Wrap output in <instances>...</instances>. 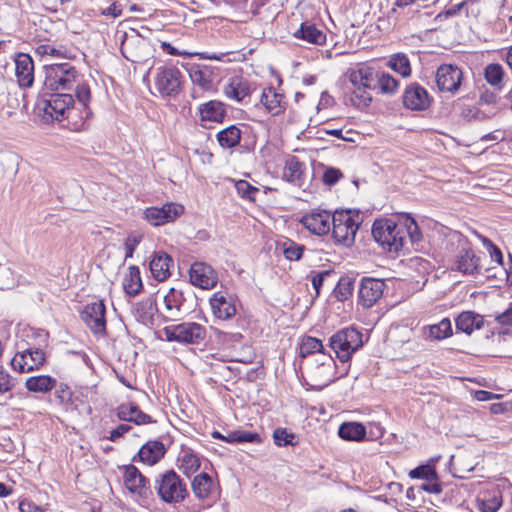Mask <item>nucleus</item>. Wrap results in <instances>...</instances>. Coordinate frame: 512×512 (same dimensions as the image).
<instances>
[{
	"mask_svg": "<svg viewBox=\"0 0 512 512\" xmlns=\"http://www.w3.org/2000/svg\"><path fill=\"white\" fill-rule=\"evenodd\" d=\"M495 321L500 325L512 326V303L504 312L495 316Z\"/></svg>",
	"mask_w": 512,
	"mask_h": 512,
	"instance_id": "nucleus-61",
	"label": "nucleus"
},
{
	"mask_svg": "<svg viewBox=\"0 0 512 512\" xmlns=\"http://www.w3.org/2000/svg\"><path fill=\"white\" fill-rule=\"evenodd\" d=\"M502 506L501 496L494 495L487 499H477L476 508L479 512H496Z\"/></svg>",
	"mask_w": 512,
	"mask_h": 512,
	"instance_id": "nucleus-49",
	"label": "nucleus"
},
{
	"mask_svg": "<svg viewBox=\"0 0 512 512\" xmlns=\"http://www.w3.org/2000/svg\"><path fill=\"white\" fill-rule=\"evenodd\" d=\"M172 263V258L166 252H155L149 264L153 278L160 282L167 280L171 275Z\"/></svg>",
	"mask_w": 512,
	"mask_h": 512,
	"instance_id": "nucleus-23",
	"label": "nucleus"
},
{
	"mask_svg": "<svg viewBox=\"0 0 512 512\" xmlns=\"http://www.w3.org/2000/svg\"><path fill=\"white\" fill-rule=\"evenodd\" d=\"M56 379L49 375H38L29 377L25 382V387L30 392L47 393L55 388Z\"/></svg>",
	"mask_w": 512,
	"mask_h": 512,
	"instance_id": "nucleus-35",
	"label": "nucleus"
},
{
	"mask_svg": "<svg viewBox=\"0 0 512 512\" xmlns=\"http://www.w3.org/2000/svg\"><path fill=\"white\" fill-rule=\"evenodd\" d=\"M15 284L14 274L10 268L0 265V290L13 287Z\"/></svg>",
	"mask_w": 512,
	"mask_h": 512,
	"instance_id": "nucleus-56",
	"label": "nucleus"
},
{
	"mask_svg": "<svg viewBox=\"0 0 512 512\" xmlns=\"http://www.w3.org/2000/svg\"><path fill=\"white\" fill-rule=\"evenodd\" d=\"M203 460L193 449L182 447L177 459L178 468L186 477H190L200 469Z\"/></svg>",
	"mask_w": 512,
	"mask_h": 512,
	"instance_id": "nucleus-22",
	"label": "nucleus"
},
{
	"mask_svg": "<svg viewBox=\"0 0 512 512\" xmlns=\"http://www.w3.org/2000/svg\"><path fill=\"white\" fill-rule=\"evenodd\" d=\"M436 471L429 465H422L410 471L409 476L411 478L429 480L433 479Z\"/></svg>",
	"mask_w": 512,
	"mask_h": 512,
	"instance_id": "nucleus-55",
	"label": "nucleus"
},
{
	"mask_svg": "<svg viewBox=\"0 0 512 512\" xmlns=\"http://www.w3.org/2000/svg\"><path fill=\"white\" fill-rule=\"evenodd\" d=\"M261 103L272 115H279L284 111V95L276 92L272 87L263 90Z\"/></svg>",
	"mask_w": 512,
	"mask_h": 512,
	"instance_id": "nucleus-30",
	"label": "nucleus"
},
{
	"mask_svg": "<svg viewBox=\"0 0 512 512\" xmlns=\"http://www.w3.org/2000/svg\"><path fill=\"white\" fill-rule=\"evenodd\" d=\"M294 438V434L288 432L285 428H277L273 432L274 443L277 446L292 445Z\"/></svg>",
	"mask_w": 512,
	"mask_h": 512,
	"instance_id": "nucleus-54",
	"label": "nucleus"
},
{
	"mask_svg": "<svg viewBox=\"0 0 512 512\" xmlns=\"http://www.w3.org/2000/svg\"><path fill=\"white\" fill-rule=\"evenodd\" d=\"M424 334L431 340H443L453 333L450 319L443 318L439 323L428 325L423 328Z\"/></svg>",
	"mask_w": 512,
	"mask_h": 512,
	"instance_id": "nucleus-39",
	"label": "nucleus"
},
{
	"mask_svg": "<svg viewBox=\"0 0 512 512\" xmlns=\"http://www.w3.org/2000/svg\"><path fill=\"white\" fill-rule=\"evenodd\" d=\"M349 81L351 82L354 88H375L374 69L367 66L352 69L349 72Z\"/></svg>",
	"mask_w": 512,
	"mask_h": 512,
	"instance_id": "nucleus-34",
	"label": "nucleus"
},
{
	"mask_svg": "<svg viewBox=\"0 0 512 512\" xmlns=\"http://www.w3.org/2000/svg\"><path fill=\"white\" fill-rule=\"evenodd\" d=\"M242 132L236 125H230L216 134V139L222 148L229 149L240 143Z\"/></svg>",
	"mask_w": 512,
	"mask_h": 512,
	"instance_id": "nucleus-38",
	"label": "nucleus"
},
{
	"mask_svg": "<svg viewBox=\"0 0 512 512\" xmlns=\"http://www.w3.org/2000/svg\"><path fill=\"white\" fill-rule=\"evenodd\" d=\"M141 237L137 235H130L126 238L124 243L125 258H131L133 253L140 243Z\"/></svg>",
	"mask_w": 512,
	"mask_h": 512,
	"instance_id": "nucleus-59",
	"label": "nucleus"
},
{
	"mask_svg": "<svg viewBox=\"0 0 512 512\" xmlns=\"http://www.w3.org/2000/svg\"><path fill=\"white\" fill-rule=\"evenodd\" d=\"M198 110L202 121L220 123L226 115L224 104L217 100H211L200 105Z\"/></svg>",
	"mask_w": 512,
	"mask_h": 512,
	"instance_id": "nucleus-29",
	"label": "nucleus"
},
{
	"mask_svg": "<svg viewBox=\"0 0 512 512\" xmlns=\"http://www.w3.org/2000/svg\"><path fill=\"white\" fill-rule=\"evenodd\" d=\"M294 37L313 45H324L326 43V34L315 24L304 22L294 32Z\"/></svg>",
	"mask_w": 512,
	"mask_h": 512,
	"instance_id": "nucleus-26",
	"label": "nucleus"
},
{
	"mask_svg": "<svg viewBox=\"0 0 512 512\" xmlns=\"http://www.w3.org/2000/svg\"><path fill=\"white\" fill-rule=\"evenodd\" d=\"M74 104L73 96L69 93H55L46 101L44 112L51 118L60 121L68 117V113Z\"/></svg>",
	"mask_w": 512,
	"mask_h": 512,
	"instance_id": "nucleus-16",
	"label": "nucleus"
},
{
	"mask_svg": "<svg viewBox=\"0 0 512 512\" xmlns=\"http://www.w3.org/2000/svg\"><path fill=\"white\" fill-rule=\"evenodd\" d=\"M15 385L14 379L4 369H0V393L10 391Z\"/></svg>",
	"mask_w": 512,
	"mask_h": 512,
	"instance_id": "nucleus-58",
	"label": "nucleus"
},
{
	"mask_svg": "<svg viewBox=\"0 0 512 512\" xmlns=\"http://www.w3.org/2000/svg\"><path fill=\"white\" fill-rule=\"evenodd\" d=\"M363 345L362 334L354 328H344L330 337V347L342 362Z\"/></svg>",
	"mask_w": 512,
	"mask_h": 512,
	"instance_id": "nucleus-6",
	"label": "nucleus"
},
{
	"mask_svg": "<svg viewBox=\"0 0 512 512\" xmlns=\"http://www.w3.org/2000/svg\"><path fill=\"white\" fill-rule=\"evenodd\" d=\"M455 323L458 330L471 334L474 330H479L484 326V318L473 311H464L458 315Z\"/></svg>",
	"mask_w": 512,
	"mask_h": 512,
	"instance_id": "nucleus-28",
	"label": "nucleus"
},
{
	"mask_svg": "<svg viewBox=\"0 0 512 512\" xmlns=\"http://www.w3.org/2000/svg\"><path fill=\"white\" fill-rule=\"evenodd\" d=\"M302 177L303 164L296 157L287 159L283 170V178L296 186H301Z\"/></svg>",
	"mask_w": 512,
	"mask_h": 512,
	"instance_id": "nucleus-41",
	"label": "nucleus"
},
{
	"mask_svg": "<svg viewBox=\"0 0 512 512\" xmlns=\"http://www.w3.org/2000/svg\"><path fill=\"white\" fill-rule=\"evenodd\" d=\"M282 252L286 259L290 261L299 260L302 257L304 246L291 240H285L281 243Z\"/></svg>",
	"mask_w": 512,
	"mask_h": 512,
	"instance_id": "nucleus-48",
	"label": "nucleus"
},
{
	"mask_svg": "<svg viewBox=\"0 0 512 512\" xmlns=\"http://www.w3.org/2000/svg\"><path fill=\"white\" fill-rule=\"evenodd\" d=\"M463 81V72L460 67L453 64L440 65L435 73V83L441 93L451 96L457 94Z\"/></svg>",
	"mask_w": 512,
	"mask_h": 512,
	"instance_id": "nucleus-8",
	"label": "nucleus"
},
{
	"mask_svg": "<svg viewBox=\"0 0 512 512\" xmlns=\"http://www.w3.org/2000/svg\"><path fill=\"white\" fill-rule=\"evenodd\" d=\"M505 76L504 68L498 63L488 64L484 69L486 82L495 89L501 90L503 88Z\"/></svg>",
	"mask_w": 512,
	"mask_h": 512,
	"instance_id": "nucleus-42",
	"label": "nucleus"
},
{
	"mask_svg": "<svg viewBox=\"0 0 512 512\" xmlns=\"http://www.w3.org/2000/svg\"><path fill=\"white\" fill-rule=\"evenodd\" d=\"M385 283L375 278H364L359 287V303L365 307H372L383 295Z\"/></svg>",
	"mask_w": 512,
	"mask_h": 512,
	"instance_id": "nucleus-17",
	"label": "nucleus"
},
{
	"mask_svg": "<svg viewBox=\"0 0 512 512\" xmlns=\"http://www.w3.org/2000/svg\"><path fill=\"white\" fill-rule=\"evenodd\" d=\"M131 430V426L128 424H120L117 426L114 430L110 432L109 440L110 441H117L120 437H122L124 434L128 433Z\"/></svg>",
	"mask_w": 512,
	"mask_h": 512,
	"instance_id": "nucleus-63",
	"label": "nucleus"
},
{
	"mask_svg": "<svg viewBox=\"0 0 512 512\" xmlns=\"http://www.w3.org/2000/svg\"><path fill=\"white\" fill-rule=\"evenodd\" d=\"M342 176L343 174L339 169L330 167L327 168L323 174V182L327 185H334L341 179Z\"/></svg>",
	"mask_w": 512,
	"mask_h": 512,
	"instance_id": "nucleus-57",
	"label": "nucleus"
},
{
	"mask_svg": "<svg viewBox=\"0 0 512 512\" xmlns=\"http://www.w3.org/2000/svg\"><path fill=\"white\" fill-rule=\"evenodd\" d=\"M122 471L124 487L127 491L140 499H147L151 494L148 479L134 465H123L119 468Z\"/></svg>",
	"mask_w": 512,
	"mask_h": 512,
	"instance_id": "nucleus-10",
	"label": "nucleus"
},
{
	"mask_svg": "<svg viewBox=\"0 0 512 512\" xmlns=\"http://www.w3.org/2000/svg\"><path fill=\"white\" fill-rule=\"evenodd\" d=\"M370 88L363 87V88H354L352 92L351 100L354 103L355 106L359 108L367 107L371 100L372 96L370 92L368 91Z\"/></svg>",
	"mask_w": 512,
	"mask_h": 512,
	"instance_id": "nucleus-50",
	"label": "nucleus"
},
{
	"mask_svg": "<svg viewBox=\"0 0 512 512\" xmlns=\"http://www.w3.org/2000/svg\"><path fill=\"white\" fill-rule=\"evenodd\" d=\"M44 86L51 91L75 89L78 103L84 107L86 117L91 115L88 103L91 99L89 86L84 83L78 71L70 63H57L44 66Z\"/></svg>",
	"mask_w": 512,
	"mask_h": 512,
	"instance_id": "nucleus-1",
	"label": "nucleus"
},
{
	"mask_svg": "<svg viewBox=\"0 0 512 512\" xmlns=\"http://www.w3.org/2000/svg\"><path fill=\"white\" fill-rule=\"evenodd\" d=\"M322 342L314 337L307 336L302 339L300 345V355L305 357L306 355L316 354V357L319 354H325L323 351Z\"/></svg>",
	"mask_w": 512,
	"mask_h": 512,
	"instance_id": "nucleus-47",
	"label": "nucleus"
},
{
	"mask_svg": "<svg viewBox=\"0 0 512 512\" xmlns=\"http://www.w3.org/2000/svg\"><path fill=\"white\" fill-rule=\"evenodd\" d=\"M227 443H260L261 437L258 433L236 430L229 432L224 437Z\"/></svg>",
	"mask_w": 512,
	"mask_h": 512,
	"instance_id": "nucleus-45",
	"label": "nucleus"
},
{
	"mask_svg": "<svg viewBox=\"0 0 512 512\" xmlns=\"http://www.w3.org/2000/svg\"><path fill=\"white\" fill-rule=\"evenodd\" d=\"M373 238L390 253H398L404 246L405 230L393 219L375 220L372 226Z\"/></svg>",
	"mask_w": 512,
	"mask_h": 512,
	"instance_id": "nucleus-2",
	"label": "nucleus"
},
{
	"mask_svg": "<svg viewBox=\"0 0 512 512\" xmlns=\"http://www.w3.org/2000/svg\"><path fill=\"white\" fill-rule=\"evenodd\" d=\"M338 435L347 441H362L366 436V428L359 422L342 423L338 429Z\"/></svg>",
	"mask_w": 512,
	"mask_h": 512,
	"instance_id": "nucleus-37",
	"label": "nucleus"
},
{
	"mask_svg": "<svg viewBox=\"0 0 512 512\" xmlns=\"http://www.w3.org/2000/svg\"><path fill=\"white\" fill-rule=\"evenodd\" d=\"M402 98L404 106L410 110L422 111L430 105L428 92L417 83L408 86Z\"/></svg>",
	"mask_w": 512,
	"mask_h": 512,
	"instance_id": "nucleus-20",
	"label": "nucleus"
},
{
	"mask_svg": "<svg viewBox=\"0 0 512 512\" xmlns=\"http://www.w3.org/2000/svg\"><path fill=\"white\" fill-rule=\"evenodd\" d=\"M375 88L384 94H394L399 88V82L389 73L374 71Z\"/></svg>",
	"mask_w": 512,
	"mask_h": 512,
	"instance_id": "nucleus-44",
	"label": "nucleus"
},
{
	"mask_svg": "<svg viewBox=\"0 0 512 512\" xmlns=\"http://www.w3.org/2000/svg\"><path fill=\"white\" fill-rule=\"evenodd\" d=\"M360 225L359 213L353 210H336L332 216L331 232L336 243L350 247L355 242Z\"/></svg>",
	"mask_w": 512,
	"mask_h": 512,
	"instance_id": "nucleus-3",
	"label": "nucleus"
},
{
	"mask_svg": "<svg viewBox=\"0 0 512 512\" xmlns=\"http://www.w3.org/2000/svg\"><path fill=\"white\" fill-rule=\"evenodd\" d=\"M421 489L428 493L439 494L442 492L441 484L438 481L437 474L433 477V479L426 480L422 485Z\"/></svg>",
	"mask_w": 512,
	"mask_h": 512,
	"instance_id": "nucleus-60",
	"label": "nucleus"
},
{
	"mask_svg": "<svg viewBox=\"0 0 512 512\" xmlns=\"http://www.w3.org/2000/svg\"><path fill=\"white\" fill-rule=\"evenodd\" d=\"M163 47L165 51L170 55H179V56H198L200 59L204 60H217L221 61L225 56L224 53H207V52H197V53H189L186 51L180 52L175 47L171 46L168 43H163Z\"/></svg>",
	"mask_w": 512,
	"mask_h": 512,
	"instance_id": "nucleus-46",
	"label": "nucleus"
},
{
	"mask_svg": "<svg viewBox=\"0 0 512 512\" xmlns=\"http://www.w3.org/2000/svg\"><path fill=\"white\" fill-rule=\"evenodd\" d=\"M184 213L181 204L169 202L161 207H148L143 212V218L152 226H161L174 222Z\"/></svg>",
	"mask_w": 512,
	"mask_h": 512,
	"instance_id": "nucleus-11",
	"label": "nucleus"
},
{
	"mask_svg": "<svg viewBox=\"0 0 512 512\" xmlns=\"http://www.w3.org/2000/svg\"><path fill=\"white\" fill-rule=\"evenodd\" d=\"M163 335L167 341L183 344H199L206 337V329L196 322H183L163 328Z\"/></svg>",
	"mask_w": 512,
	"mask_h": 512,
	"instance_id": "nucleus-7",
	"label": "nucleus"
},
{
	"mask_svg": "<svg viewBox=\"0 0 512 512\" xmlns=\"http://www.w3.org/2000/svg\"><path fill=\"white\" fill-rule=\"evenodd\" d=\"M460 251L456 256V270L467 275H473L478 271L479 258H477L465 239L459 238Z\"/></svg>",
	"mask_w": 512,
	"mask_h": 512,
	"instance_id": "nucleus-19",
	"label": "nucleus"
},
{
	"mask_svg": "<svg viewBox=\"0 0 512 512\" xmlns=\"http://www.w3.org/2000/svg\"><path fill=\"white\" fill-rule=\"evenodd\" d=\"M191 81L203 90L212 88V71L207 66L192 64L187 68Z\"/></svg>",
	"mask_w": 512,
	"mask_h": 512,
	"instance_id": "nucleus-32",
	"label": "nucleus"
},
{
	"mask_svg": "<svg viewBox=\"0 0 512 512\" xmlns=\"http://www.w3.org/2000/svg\"><path fill=\"white\" fill-rule=\"evenodd\" d=\"M210 306L215 317L228 320L236 314L235 300L227 292H215L210 298Z\"/></svg>",
	"mask_w": 512,
	"mask_h": 512,
	"instance_id": "nucleus-18",
	"label": "nucleus"
},
{
	"mask_svg": "<svg viewBox=\"0 0 512 512\" xmlns=\"http://www.w3.org/2000/svg\"><path fill=\"white\" fill-rule=\"evenodd\" d=\"M117 416L122 421L133 422L136 425H143L152 423V417L134 404V403H122L117 408Z\"/></svg>",
	"mask_w": 512,
	"mask_h": 512,
	"instance_id": "nucleus-24",
	"label": "nucleus"
},
{
	"mask_svg": "<svg viewBox=\"0 0 512 512\" xmlns=\"http://www.w3.org/2000/svg\"><path fill=\"white\" fill-rule=\"evenodd\" d=\"M387 66L403 78L411 76L412 68L409 58L404 53H396L389 57Z\"/></svg>",
	"mask_w": 512,
	"mask_h": 512,
	"instance_id": "nucleus-43",
	"label": "nucleus"
},
{
	"mask_svg": "<svg viewBox=\"0 0 512 512\" xmlns=\"http://www.w3.org/2000/svg\"><path fill=\"white\" fill-rule=\"evenodd\" d=\"M189 277L192 285L206 290L214 288L218 282V276L214 269L204 262L193 263Z\"/></svg>",
	"mask_w": 512,
	"mask_h": 512,
	"instance_id": "nucleus-15",
	"label": "nucleus"
},
{
	"mask_svg": "<svg viewBox=\"0 0 512 512\" xmlns=\"http://www.w3.org/2000/svg\"><path fill=\"white\" fill-rule=\"evenodd\" d=\"M400 225H402L405 230V236L409 235L412 242H417L420 240L421 234L418 225L413 218L410 216L404 217L403 223Z\"/></svg>",
	"mask_w": 512,
	"mask_h": 512,
	"instance_id": "nucleus-53",
	"label": "nucleus"
},
{
	"mask_svg": "<svg viewBox=\"0 0 512 512\" xmlns=\"http://www.w3.org/2000/svg\"><path fill=\"white\" fill-rule=\"evenodd\" d=\"M166 449L161 441H148L139 452L138 459L145 465L153 466L158 463L165 455Z\"/></svg>",
	"mask_w": 512,
	"mask_h": 512,
	"instance_id": "nucleus-25",
	"label": "nucleus"
},
{
	"mask_svg": "<svg viewBox=\"0 0 512 512\" xmlns=\"http://www.w3.org/2000/svg\"><path fill=\"white\" fill-rule=\"evenodd\" d=\"M164 307L167 316L175 318L180 315L181 307L184 302L182 292L170 288L169 291L163 296Z\"/></svg>",
	"mask_w": 512,
	"mask_h": 512,
	"instance_id": "nucleus-36",
	"label": "nucleus"
},
{
	"mask_svg": "<svg viewBox=\"0 0 512 512\" xmlns=\"http://www.w3.org/2000/svg\"><path fill=\"white\" fill-rule=\"evenodd\" d=\"M19 509L21 512H45L42 507L26 499L19 503Z\"/></svg>",
	"mask_w": 512,
	"mask_h": 512,
	"instance_id": "nucleus-64",
	"label": "nucleus"
},
{
	"mask_svg": "<svg viewBox=\"0 0 512 512\" xmlns=\"http://www.w3.org/2000/svg\"><path fill=\"white\" fill-rule=\"evenodd\" d=\"M15 76L20 87L29 88L34 82V62L29 54L19 53L14 58Z\"/></svg>",
	"mask_w": 512,
	"mask_h": 512,
	"instance_id": "nucleus-21",
	"label": "nucleus"
},
{
	"mask_svg": "<svg viewBox=\"0 0 512 512\" xmlns=\"http://www.w3.org/2000/svg\"><path fill=\"white\" fill-rule=\"evenodd\" d=\"M332 216L330 211L325 209H312L305 213L300 223L311 233L317 236L327 235L331 231Z\"/></svg>",
	"mask_w": 512,
	"mask_h": 512,
	"instance_id": "nucleus-12",
	"label": "nucleus"
},
{
	"mask_svg": "<svg viewBox=\"0 0 512 512\" xmlns=\"http://www.w3.org/2000/svg\"><path fill=\"white\" fill-rule=\"evenodd\" d=\"M157 311L156 299L152 296L141 300L135 307L136 317L144 325L153 324V319Z\"/></svg>",
	"mask_w": 512,
	"mask_h": 512,
	"instance_id": "nucleus-33",
	"label": "nucleus"
},
{
	"mask_svg": "<svg viewBox=\"0 0 512 512\" xmlns=\"http://www.w3.org/2000/svg\"><path fill=\"white\" fill-rule=\"evenodd\" d=\"M123 288L128 295L135 296L142 289L140 270L137 266H130L123 277Z\"/></svg>",
	"mask_w": 512,
	"mask_h": 512,
	"instance_id": "nucleus-40",
	"label": "nucleus"
},
{
	"mask_svg": "<svg viewBox=\"0 0 512 512\" xmlns=\"http://www.w3.org/2000/svg\"><path fill=\"white\" fill-rule=\"evenodd\" d=\"M106 308L102 301L88 304L81 313V319L94 334H102L106 330Z\"/></svg>",
	"mask_w": 512,
	"mask_h": 512,
	"instance_id": "nucleus-14",
	"label": "nucleus"
},
{
	"mask_svg": "<svg viewBox=\"0 0 512 512\" xmlns=\"http://www.w3.org/2000/svg\"><path fill=\"white\" fill-rule=\"evenodd\" d=\"M235 188L238 195L244 199L249 201H255L256 194L259 192V189L255 186H252L249 182L245 180H239L235 183Z\"/></svg>",
	"mask_w": 512,
	"mask_h": 512,
	"instance_id": "nucleus-51",
	"label": "nucleus"
},
{
	"mask_svg": "<svg viewBox=\"0 0 512 512\" xmlns=\"http://www.w3.org/2000/svg\"><path fill=\"white\" fill-rule=\"evenodd\" d=\"M213 480L206 472L194 476L191 481V489L194 496L199 500H206L212 492Z\"/></svg>",
	"mask_w": 512,
	"mask_h": 512,
	"instance_id": "nucleus-31",
	"label": "nucleus"
},
{
	"mask_svg": "<svg viewBox=\"0 0 512 512\" xmlns=\"http://www.w3.org/2000/svg\"><path fill=\"white\" fill-rule=\"evenodd\" d=\"M329 275L328 271L320 272V273H314L311 276V283L312 286L316 292V296L320 293V288L323 285L324 278Z\"/></svg>",
	"mask_w": 512,
	"mask_h": 512,
	"instance_id": "nucleus-62",
	"label": "nucleus"
},
{
	"mask_svg": "<svg viewBox=\"0 0 512 512\" xmlns=\"http://www.w3.org/2000/svg\"><path fill=\"white\" fill-rule=\"evenodd\" d=\"M45 360L46 355L42 349L28 348L17 352L11 360V365L19 373H28L39 369Z\"/></svg>",
	"mask_w": 512,
	"mask_h": 512,
	"instance_id": "nucleus-13",
	"label": "nucleus"
},
{
	"mask_svg": "<svg viewBox=\"0 0 512 512\" xmlns=\"http://www.w3.org/2000/svg\"><path fill=\"white\" fill-rule=\"evenodd\" d=\"M36 54L40 56H52V57H59V58H69L68 52L63 49L62 47H55L50 44H41L39 45L36 50Z\"/></svg>",
	"mask_w": 512,
	"mask_h": 512,
	"instance_id": "nucleus-52",
	"label": "nucleus"
},
{
	"mask_svg": "<svg viewBox=\"0 0 512 512\" xmlns=\"http://www.w3.org/2000/svg\"><path fill=\"white\" fill-rule=\"evenodd\" d=\"M223 93L228 99L241 102L250 94V87L245 79L235 76L224 86Z\"/></svg>",
	"mask_w": 512,
	"mask_h": 512,
	"instance_id": "nucleus-27",
	"label": "nucleus"
},
{
	"mask_svg": "<svg viewBox=\"0 0 512 512\" xmlns=\"http://www.w3.org/2000/svg\"><path fill=\"white\" fill-rule=\"evenodd\" d=\"M182 74L176 67L157 69L154 86L161 96H176L181 91Z\"/></svg>",
	"mask_w": 512,
	"mask_h": 512,
	"instance_id": "nucleus-9",
	"label": "nucleus"
},
{
	"mask_svg": "<svg viewBox=\"0 0 512 512\" xmlns=\"http://www.w3.org/2000/svg\"><path fill=\"white\" fill-rule=\"evenodd\" d=\"M336 378V363L327 354H319L307 371V384L314 390H322Z\"/></svg>",
	"mask_w": 512,
	"mask_h": 512,
	"instance_id": "nucleus-5",
	"label": "nucleus"
},
{
	"mask_svg": "<svg viewBox=\"0 0 512 512\" xmlns=\"http://www.w3.org/2000/svg\"><path fill=\"white\" fill-rule=\"evenodd\" d=\"M154 488L160 499L168 504L181 503L188 496L186 483L174 470L160 474Z\"/></svg>",
	"mask_w": 512,
	"mask_h": 512,
	"instance_id": "nucleus-4",
	"label": "nucleus"
}]
</instances>
